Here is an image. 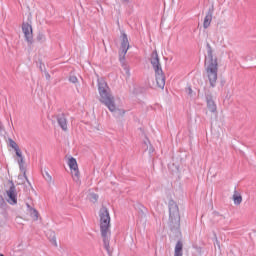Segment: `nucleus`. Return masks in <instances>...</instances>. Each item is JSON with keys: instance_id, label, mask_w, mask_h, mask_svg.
Segmentation results:
<instances>
[{"instance_id": "1", "label": "nucleus", "mask_w": 256, "mask_h": 256, "mask_svg": "<svg viewBox=\"0 0 256 256\" xmlns=\"http://www.w3.org/2000/svg\"><path fill=\"white\" fill-rule=\"evenodd\" d=\"M98 93L100 95V102L107 107L110 113H113L114 117L119 118L125 115L124 109L117 108L115 97L111 94V88L103 79H98Z\"/></svg>"}, {"instance_id": "2", "label": "nucleus", "mask_w": 256, "mask_h": 256, "mask_svg": "<svg viewBox=\"0 0 256 256\" xmlns=\"http://www.w3.org/2000/svg\"><path fill=\"white\" fill-rule=\"evenodd\" d=\"M207 56L205 60V71L210 83V87H217V77L219 73V64L217 63V58H213V48L211 44H206Z\"/></svg>"}, {"instance_id": "3", "label": "nucleus", "mask_w": 256, "mask_h": 256, "mask_svg": "<svg viewBox=\"0 0 256 256\" xmlns=\"http://www.w3.org/2000/svg\"><path fill=\"white\" fill-rule=\"evenodd\" d=\"M100 234L103 239L104 249L109 253L111 242V215L107 207H103L99 212Z\"/></svg>"}, {"instance_id": "4", "label": "nucleus", "mask_w": 256, "mask_h": 256, "mask_svg": "<svg viewBox=\"0 0 256 256\" xmlns=\"http://www.w3.org/2000/svg\"><path fill=\"white\" fill-rule=\"evenodd\" d=\"M150 63L154 69L157 87H159V89H165V74L163 73L157 50L152 52Z\"/></svg>"}, {"instance_id": "5", "label": "nucleus", "mask_w": 256, "mask_h": 256, "mask_svg": "<svg viewBox=\"0 0 256 256\" xmlns=\"http://www.w3.org/2000/svg\"><path fill=\"white\" fill-rule=\"evenodd\" d=\"M169 208V220L168 225L171 231H178L181 227V214L179 213V206L177 202L174 200H169L168 202Z\"/></svg>"}, {"instance_id": "6", "label": "nucleus", "mask_w": 256, "mask_h": 256, "mask_svg": "<svg viewBox=\"0 0 256 256\" xmlns=\"http://www.w3.org/2000/svg\"><path fill=\"white\" fill-rule=\"evenodd\" d=\"M22 33L24 34L25 41L28 45H33V26L29 22L22 23Z\"/></svg>"}, {"instance_id": "7", "label": "nucleus", "mask_w": 256, "mask_h": 256, "mask_svg": "<svg viewBox=\"0 0 256 256\" xmlns=\"http://www.w3.org/2000/svg\"><path fill=\"white\" fill-rule=\"evenodd\" d=\"M8 199L7 202L9 205H17V188L15 184L12 182L10 188L6 191Z\"/></svg>"}, {"instance_id": "8", "label": "nucleus", "mask_w": 256, "mask_h": 256, "mask_svg": "<svg viewBox=\"0 0 256 256\" xmlns=\"http://www.w3.org/2000/svg\"><path fill=\"white\" fill-rule=\"evenodd\" d=\"M121 55H123V59H125V55H127V51H129V38L125 31H121Z\"/></svg>"}, {"instance_id": "9", "label": "nucleus", "mask_w": 256, "mask_h": 256, "mask_svg": "<svg viewBox=\"0 0 256 256\" xmlns=\"http://www.w3.org/2000/svg\"><path fill=\"white\" fill-rule=\"evenodd\" d=\"M213 13H215V8L211 6L206 12V16L204 17V21H203L204 29H209V27H211V22L213 21Z\"/></svg>"}, {"instance_id": "10", "label": "nucleus", "mask_w": 256, "mask_h": 256, "mask_svg": "<svg viewBox=\"0 0 256 256\" xmlns=\"http://www.w3.org/2000/svg\"><path fill=\"white\" fill-rule=\"evenodd\" d=\"M69 168L72 171V176L79 179V167L77 165V160L71 157L68 161Z\"/></svg>"}, {"instance_id": "11", "label": "nucleus", "mask_w": 256, "mask_h": 256, "mask_svg": "<svg viewBox=\"0 0 256 256\" xmlns=\"http://www.w3.org/2000/svg\"><path fill=\"white\" fill-rule=\"evenodd\" d=\"M57 123L62 131H69L68 123H67V116L65 114H59L57 116Z\"/></svg>"}, {"instance_id": "12", "label": "nucleus", "mask_w": 256, "mask_h": 256, "mask_svg": "<svg viewBox=\"0 0 256 256\" xmlns=\"http://www.w3.org/2000/svg\"><path fill=\"white\" fill-rule=\"evenodd\" d=\"M26 207H27V211H28L30 217H32V219H34V221H37L39 219V211H37V209H35L31 205H29V203L26 204Z\"/></svg>"}, {"instance_id": "13", "label": "nucleus", "mask_w": 256, "mask_h": 256, "mask_svg": "<svg viewBox=\"0 0 256 256\" xmlns=\"http://www.w3.org/2000/svg\"><path fill=\"white\" fill-rule=\"evenodd\" d=\"M174 256H183V242L178 240L175 245Z\"/></svg>"}, {"instance_id": "14", "label": "nucleus", "mask_w": 256, "mask_h": 256, "mask_svg": "<svg viewBox=\"0 0 256 256\" xmlns=\"http://www.w3.org/2000/svg\"><path fill=\"white\" fill-rule=\"evenodd\" d=\"M207 107L211 113L217 112V104H215L212 98H207Z\"/></svg>"}, {"instance_id": "15", "label": "nucleus", "mask_w": 256, "mask_h": 256, "mask_svg": "<svg viewBox=\"0 0 256 256\" xmlns=\"http://www.w3.org/2000/svg\"><path fill=\"white\" fill-rule=\"evenodd\" d=\"M10 147H12V149H14L17 157H21V149H19V145H17V142H15V140L10 139Z\"/></svg>"}, {"instance_id": "16", "label": "nucleus", "mask_w": 256, "mask_h": 256, "mask_svg": "<svg viewBox=\"0 0 256 256\" xmlns=\"http://www.w3.org/2000/svg\"><path fill=\"white\" fill-rule=\"evenodd\" d=\"M233 201L234 205H239L240 203H243V197L237 192V190H234Z\"/></svg>"}, {"instance_id": "17", "label": "nucleus", "mask_w": 256, "mask_h": 256, "mask_svg": "<svg viewBox=\"0 0 256 256\" xmlns=\"http://www.w3.org/2000/svg\"><path fill=\"white\" fill-rule=\"evenodd\" d=\"M7 209V202H5V198L3 195L0 194V211H6Z\"/></svg>"}, {"instance_id": "18", "label": "nucleus", "mask_w": 256, "mask_h": 256, "mask_svg": "<svg viewBox=\"0 0 256 256\" xmlns=\"http://www.w3.org/2000/svg\"><path fill=\"white\" fill-rule=\"evenodd\" d=\"M19 169L20 171L23 173V177L25 178V180L27 181V183L29 182V178H27V169H25V164H20L19 165Z\"/></svg>"}, {"instance_id": "19", "label": "nucleus", "mask_w": 256, "mask_h": 256, "mask_svg": "<svg viewBox=\"0 0 256 256\" xmlns=\"http://www.w3.org/2000/svg\"><path fill=\"white\" fill-rule=\"evenodd\" d=\"M46 235L47 237H49L50 235V241H52V243H54V245L57 246V238L55 237V232L50 230Z\"/></svg>"}, {"instance_id": "20", "label": "nucleus", "mask_w": 256, "mask_h": 256, "mask_svg": "<svg viewBox=\"0 0 256 256\" xmlns=\"http://www.w3.org/2000/svg\"><path fill=\"white\" fill-rule=\"evenodd\" d=\"M123 70L126 73V77L129 79L131 77V68L127 64H122Z\"/></svg>"}, {"instance_id": "21", "label": "nucleus", "mask_w": 256, "mask_h": 256, "mask_svg": "<svg viewBox=\"0 0 256 256\" xmlns=\"http://www.w3.org/2000/svg\"><path fill=\"white\" fill-rule=\"evenodd\" d=\"M98 200H99V195L95 193H91L89 195V201H91V203H97Z\"/></svg>"}, {"instance_id": "22", "label": "nucleus", "mask_w": 256, "mask_h": 256, "mask_svg": "<svg viewBox=\"0 0 256 256\" xmlns=\"http://www.w3.org/2000/svg\"><path fill=\"white\" fill-rule=\"evenodd\" d=\"M37 41H39L40 43H45V41H47V38L45 37V34L39 33L37 35Z\"/></svg>"}, {"instance_id": "23", "label": "nucleus", "mask_w": 256, "mask_h": 256, "mask_svg": "<svg viewBox=\"0 0 256 256\" xmlns=\"http://www.w3.org/2000/svg\"><path fill=\"white\" fill-rule=\"evenodd\" d=\"M18 165H25V158H23V153L20 151V156H18Z\"/></svg>"}, {"instance_id": "24", "label": "nucleus", "mask_w": 256, "mask_h": 256, "mask_svg": "<svg viewBox=\"0 0 256 256\" xmlns=\"http://www.w3.org/2000/svg\"><path fill=\"white\" fill-rule=\"evenodd\" d=\"M44 178H45V181H47V183H51L53 181V177L49 175V172H45Z\"/></svg>"}, {"instance_id": "25", "label": "nucleus", "mask_w": 256, "mask_h": 256, "mask_svg": "<svg viewBox=\"0 0 256 256\" xmlns=\"http://www.w3.org/2000/svg\"><path fill=\"white\" fill-rule=\"evenodd\" d=\"M69 81H70V83H74V84L77 83V81H78L77 76H70Z\"/></svg>"}, {"instance_id": "26", "label": "nucleus", "mask_w": 256, "mask_h": 256, "mask_svg": "<svg viewBox=\"0 0 256 256\" xmlns=\"http://www.w3.org/2000/svg\"><path fill=\"white\" fill-rule=\"evenodd\" d=\"M191 93H193V89H191V87H188V95H191Z\"/></svg>"}, {"instance_id": "27", "label": "nucleus", "mask_w": 256, "mask_h": 256, "mask_svg": "<svg viewBox=\"0 0 256 256\" xmlns=\"http://www.w3.org/2000/svg\"><path fill=\"white\" fill-rule=\"evenodd\" d=\"M0 131H3V123L0 122Z\"/></svg>"}, {"instance_id": "28", "label": "nucleus", "mask_w": 256, "mask_h": 256, "mask_svg": "<svg viewBox=\"0 0 256 256\" xmlns=\"http://www.w3.org/2000/svg\"><path fill=\"white\" fill-rule=\"evenodd\" d=\"M122 3H129V0H121Z\"/></svg>"}, {"instance_id": "29", "label": "nucleus", "mask_w": 256, "mask_h": 256, "mask_svg": "<svg viewBox=\"0 0 256 256\" xmlns=\"http://www.w3.org/2000/svg\"><path fill=\"white\" fill-rule=\"evenodd\" d=\"M51 77V75L46 74V79H49Z\"/></svg>"}]
</instances>
